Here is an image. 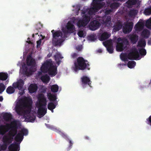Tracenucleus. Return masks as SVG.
Segmentation results:
<instances>
[{
  "label": "nucleus",
  "instance_id": "f257e3e1",
  "mask_svg": "<svg viewBox=\"0 0 151 151\" xmlns=\"http://www.w3.org/2000/svg\"><path fill=\"white\" fill-rule=\"evenodd\" d=\"M32 101L30 99L26 98L24 103L17 104L15 107V111L19 116H23L24 117L26 114H30L32 108Z\"/></svg>",
  "mask_w": 151,
  "mask_h": 151
},
{
  "label": "nucleus",
  "instance_id": "f03ea898",
  "mask_svg": "<svg viewBox=\"0 0 151 151\" xmlns=\"http://www.w3.org/2000/svg\"><path fill=\"white\" fill-rule=\"evenodd\" d=\"M9 131L8 133L4 135L3 138V141L4 143L9 145L13 141V138L17 134V122L16 121H13L9 126Z\"/></svg>",
  "mask_w": 151,
  "mask_h": 151
},
{
  "label": "nucleus",
  "instance_id": "7ed1b4c3",
  "mask_svg": "<svg viewBox=\"0 0 151 151\" xmlns=\"http://www.w3.org/2000/svg\"><path fill=\"white\" fill-rule=\"evenodd\" d=\"M75 67L74 70L77 71L79 70H84L87 68L88 70L90 68H88L89 65L87 60H85L82 57H79L77 60V61L74 63Z\"/></svg>",
  "mask_w": 151,
  "mask_h": 151
},
{
  "label": "nucleus",
  "instance_id": "20e7f679",
  "mask_svg": "<svg viewBox=\"0 0 151 151\" xmlns=\"http://www.w3.org/2000/svg\"><path fill=\"white\" fill-rule=\"evenodd\" d=\"M139 55L137 48H134L131 50L128 54H123L121 55V60L124 61H127L128 59L129 60H137L139 57Z\"/></svg>",
  "mask_w": 151,
  "mask_h": 151
},
{
  "label": "nucleus",
  "instance_id": "39448f33",
  "mask_svg": "<svg viewBox=\"0 0 151 151\" xmlns=\"http://www.w3.org/2000/svg\"><path fill=\"white\" fill-rule=\"evenodd\" d=\"M86 12L85 10L82 11V13L84 15L83 16V18L80 19L77 22V25L80 27L86 26L90 20V17L85 14Z\"/></svg>",
  "mask_w": 151,
  "mask_h": 151
},
{
  "label": "nucleus",
  "instance_id": "423d86ee",
  "mask_svg": "<svg viewBox=\"0 0 151 151\" xmlns=\"http://www.w3.org/2000/svg\"><path fill=\"white\" fill-rule=\"evenodd\" d=\"M121 42L117 43L116 48V50L119 52H121L127 47L129 45V42L126 38H124L122 41Z\"/></svg>",
  "mask_w": 151,
  "mask_h": 151
},
{
  "label": "nucleus",
  "instance_id": "0eeeda50",
  "mask_svg": "<svg viewBox=\"0 0 151 151\" xmlns=\"http://www.w3.org/2000/svg\"><path fill=\"white\" fill-rule=\"evenodd\" d=\"M101 25L99 22L96 20H94L91 22L89 25V29L94 31L99 28Z\"/></svg>",
  "mask_w": 151,
  "mask_h": 151
},
{
  "label": "nucleus",
  "instance_id": "6e6552de",
  "mask_svg": "<svg viewBox=\"0 0 151 151\" xmlns=\"http://www.w3.org/2000/svg\"><path fill=\"white\" fill-rule=\"evenodd\" d=\"M52 63L49 60H46L43 64L41 68V71L44 73H47Z\"/></svg>",
  "mask_w": 151,
  "mask_h": 151
},
{
  "label": "nucleus",
  "instance_id": "1a4fd4ad",
  "mask_svg": "<svg viewBox=\"0 0 151 151\" xmlns=\"http://www.w3.org/2000/svg\"><path fill=\"white\" fill-rule=\"evenodd\" d=\"M81 85L83 88L86 87V85H88L90 87H91L92 82L91 81L89 78L86 76H83L81 78Z\"/></svg>",
  "mask_w": 151,
  "mask_h": 151
},
{
  "label": "nucleus",
  "instance_id": "9d476101",
  "mask_svg": "<svg viewBox=\"0 0 151 151\" xmlns=\"http://www.w3.org/2000/svg\"><path fill=\"white\" fill-rule=\"evenodd\" d=\"M38 99L39 101L38 106H44L46 107L47 105L46 99L43 94H39L38 97Z\"/></svg>",
  "mask_w": 151,
  "mask_h": 151
},
{
  "label": "nucleus",
  "instance_id": "9b49d317",
  "mask_svg": "<svg viewBox=\"0 0 151 151\" xmlns=\"http://www.w3.org/2000/svg\"><path fill=\"white\" fill-rule=\"evenodd\" d=\"M133 23L131 22L127 23L123 29V32L125 34L129 33L130 32L133 28Z\"/></svg>",
  "mask_w": 151,
  "mask_h": 151
},
{
  "label": "nucleus",
  "instance_id": "f8f14e48",
  "mask_svg": "<svg viewBox=\"0 0 151 151\" xmlns=\"http://www.w3.org/2000/svg\"><path fill=\"white\" fill-rule=\"evenodd\" d=\"M9 124L0 125V135H4L9 131Z\"/></svg>",
  "mask_w": 151,
  "mask_h": 151
},
{
  "label": "nucleus",
  "instance_id": "ddd939ff",
  "mask_svg": "<svg viewBox=\"0 0 151 151\" xmlns=\"http://www.w3.org/2000/svg\"><path fill=\"white\" fill-rule=\"evenodd\" d=\"M10 151H19L20 150V143L15 142L11 144L9 147Z\"/></svg>",
  "mask_w": 151,
  "mask_h": 151
},
{
  "label": "nucleus",
  "instance_id": "4468645a",
  "mask_svg": "<svg viewBox=\"0 0 151 151\" xmlns=\"http://www.w3.org/2000/svg\"><path fill=\"white\" fill-rule=\"evenodd\" d=\"M50 66L47 72L51 76H54L57 73V67L56 66L54 65L53 64Z\"/></svg>",
  "mask_w": 151,
  "mask_h": 151
},
{
  "label": "nucleus",
  "instance_id": "2eb2a0df",
  "mask_svg": "<svg viewBox=\"0 0 151 151\" xmlns=\"http://www.w3.org/2000/svg\"><path fill=\"white\" fill-rule=\"evenodd\" d=\"M26 61L28 66H35L36 64L35 61V59L33 58L31 55H27Z\"/></svg>",
  "mask_w": 151,
  "mask_h": 151
},
{
  "label": "nucleus",
  "instance_id": "dca6fc26",
  "mask_svg": "<svg viewBox=\"0 0 151 151\" xmlns=\"http://www.w3.org/2000/svg\"><path fill=\"white\" fill-rule=\"evenodd\" d=\"M105 4L104 2L96 3H94L93 7L91 8V11H94L97 12L99 9L102 8L104 6Z\"/></svg>",
  "mask_w": 151,
  "mask_h": 151
},
{
  "label": "nucleus",
  "instance_id": "f3484780",
  "mask_svg": "<svg viewBox=\"0 0 151 151\" xmlns=\"http://www.w3.org/2000/svg\"><path fill=\"white\" fill-rule=\"evenodd\" d=\"M47 109L44 106H38V115L43 116L47 113Z\"/></svg>",
  "mask_w": 151,
  "mask_h": 151
},
{
  "label": "nucleus",
  "instance_id": "a211bd4d",
  "mask_svg": "<svg viewBox=\"0 0 151 151\" xmlns=\"http://www.w3.org/2000/svg\"><path fill=\"white\" fill-rule=\"evenodd\" d=\"M24 83L22 79H20L17 82L14 83L13 86L15 88L20 90L22 88Z\"/></svg>",
  "mask_w": 151,
  "mask_h": 151
},
{
  "label": "nucleus",
  "instance_id": "6ab92c4d",
  "mask_svg": "<svg viewBox=\"0 0 151 151\" xmlns=\"http://www.w3.org/2000/svg\"><path fill=\"white\" fill-rule=\"evenodd\" d=\"M37 89V86L36 84H31L28 88L29 92L31 93H33L35 92Z\"/></svg>",
  "mask_w": 151,
  "mask_h": 151
},
{
  "label": "nucleus",
  "instance_id": "aec40b11",
  "mask_svg": "<svg viewBox=\"0 0 151 151\" xmlns=\"http://www.w3.org/2000/svg\"><path fill=\"white\" fill-rule=\"evenodd\" d=\"M63 42L61 38L58 39H52V42L55 46H60Z\"/></svg>",
  "mask_w": 151,
  "mask_h": 151
},
{
  "label": "nucleus",
  "instance_id": "412c9836",
  "mask_svg": "<svg viewBox=\"0 0 151 151\" xmlns=\"http://www.w3.org/2000/svg\"><path fill=\"white\" fill-rule=\"evenodd\" d=\"M66 27L68 32L72 33L73 32L75 29V27L74 25L70 22H68L67 23Z\"/></svg>",
  "mask_w": 151,
  "mask_h": 151
},
{
  "label": "nucleus",
  "instance_id": "4be33fe9",
  "mask_svg": "<svg viewBox=\"0 0 151 151\" xmlns=\"http://www.w3.org/2000/svg\"><path fill=\"white\" fill-rule=\"evenodd\" d=\"M144 26V24L143 22H139L135 25L134 28L136 31H140L143 29Z\"/></svg>",
  "mask_w": 151,
  "mask_h": 151
},
{
  "label": "nucleus",
  "instance_id": "5701e85b",
  "mask_svg": "<svg viewBox=\"0 0 151 151\" xmlns=\"http://www.w3.org/2000/svg\"><path fill=\"white\" fill-rule=\"evenodd\" d=\"M24 117L27 121L31 122H33L36 118L34 115L30 114L27 115L26 116H24Z\"/></svg>",
  "mask_w": 151,
  "mask_h": 151
},
{
  "label": "nucleus",
  "instance_id": "b1692460",
  "mask_svg": "<svg viewBox=\"0 0 151 151\" xmlns=\"http://www.w3.org/2000/svg\"><path fill=\"white\" fill-rule=\"evenodd\" d=\"M14 138V139L15 141L18 143L21 142L23 139V135H22L21 133H18Z\"/></svg>",
  "mask_w": 151,
  "mask_h": 151
},
{
  "label": "nucleus",
  "instance_id": "393cba45",
  "mask_svg": "<svg viewBox=\"0 0 151 151\" xmlns=\"http://www.w3.org/2000/svg\"><path fill=\"white\" fill-rule=\"evenodd\" d=\"M111 36L110 34H109L107 32H103L101 35L100 37V40L102 41H104L108 39Z\"/></svg>",
  "mask_w": 151,
  "mask_h": 151
},
{
  "label": "nucleus",
  "instance_id": "a878e982",
  "mask_svg": "<svg viewBox=\"0 0 151 151\" xmlns=\"http://www.w3.org/2000/svg\"><path fill=\"white\" fill-rule=\"evenodd\" d=\"M54 57L58 65H59L61 62L60 59L63 58V57L61 55L60 53H58L55 55Z\"/></svg>",
  "mask_w": 151,
  "mask_h": 151
},
{
  "label": "nucleus",
  "instance_id": "bb28decb",
  "mask_svg": "<svg viewBox=\"0 0 151 151\" xmlns=\"http://www.w3.org/2000/svg\"><path fill=\"white\" fill-rule=\"evenodd\" d=\"M129 39L132 43L135 44L138 39V36L137 35H132L130 36Z\"/></svg>",
  "mask_w": 151,
  "mask_h": 151
},
{
  "label": "nucleus",
  "instance_id": "cd10ccee",
  "mask_svg": "<svg viewBox=\"0 0 151 151\" xmlns=\"http://www.w3.org/2000/svg\"><path fill=\"white\" fill-rule=\"evenodd\" d=\"M41 79L43 83H47L49 81L50 78L46 74L42 76L41 77Z\"/></svg>",
  "mask_w": 151,
  "mask_h": 151
},
{
  "label": "nucleus",
  "instance_id": "c85d7f7f",
  "mask_svg": "<svg viewBox=\"0 0 151 151\" xmlns=\"http://www.w3.org/2000/svg\"><path fill=\"white\" fill-rule=\"evenodd\" d=\"M150 32L149 30L145 29H144L141 33V35L142 36L145 38L148 37L150 35Z\"/></svg>",
  "mask_w": 151,
  "mask_h": 151
},
{
  "label": "nucleus",
  "instance_id": "c756f323",
  "mask_svg": "<svg viewBox=\"0 0 151 151\" xmlns=\"http://www.w3.org/2000/svg\"><path fill=\"white\" fill-rule=\"evenodd\" d=\"M62 35V32L60 31H57L55 32V33L52 35V39H57L60 36Z\"/></svg>",
  "mask_w": 151,
  "mask_h": 151
},
{
  "label": "nucleus",
  "instance_id": "7c9ffc66",
  "mask_svg": "<svg viewBox=\"0 0 151 151\" xmlns=\"http://www.w3.org/2000/svg\"><path fill=\"white\" fill-rule=\"evenodd\" d=\"M146 45V43L145 40L142 39L140 40L138 42L137 46L141 47H145Z\"/></svg>",
  "mask_w": 151,
  "mask_h": 151
},
{
  "label": "nucleus",
  "instance_id": "2f4dec72",
  "mask_svg": "<svg viewBox=\"0 0 151 151\" xmlns=\"http://www.w3.org/2000/svg\"><path fill=\"white\" fill-rule=\"evenodd\" d=\"M8 77V74L6 73H0V80L5 81L6 80Z\"/></svg>",
  "mask_w": 151,
  "mask_h": 151
},
{
  "label": "nucleus",
  "instance_id": "473e14b6",
  "mask_svg": "<svg viewBox=\"0 0 151 151\" xmlns=\"http://www.w3.org/2000/svg\"><path fill=\"white\" fill-rule=\"evenodd\" d=\"M122 25L121 23L118 22L117 24L114 26L113 30L114 32H116L119 31L122 28Z\"/></svg>",
  "mask_w": 151,
  "mask_h": 151
},
{
  "label": "nucleus",
  "instance_id": "72a5a7b5",
  "mask_svg": "<svg viewBox=\"0 0 151 151\" xmlns=\"http://www.w3.org/2000/svg\"><path fill=\"white\" fill-rule=\"evenodd\" d=\"M12 115L8 113H5L3 115V119L6 121H8L12 118Z\"/></svg>",
  "mask_w": 151,
  "mask_h": 151
},
{
  "label": "nucleus",
  "instance_id": "f704fd0d",
  "mask_svg": "<svg viewBox=\"0 0 151 151\" xmlns=\"http://www.w3.org/2000/svg\"><path fill=\"white\" fill-rule=\"evenodd\" d=\"M56 105L53 102H50L48 105V109L51 110L52 112H53V109H55Z\"/></svg>",
  "mask_w": 151,
  "mask_h": 151
},
{
  "label": "nucleus",
  "instance_id": "c9c22d12",
  "mask_svg": "<svg viewBox=\"0 0 151 151\" xmlns=\"http://www.w3.org/2000/svg\"><path fill=\"white\" fill-rule=\"evenodd\" d=\"M137 2V0H128L126 2V3L128 5V7H130L132 6L135 5Z\"/></svg>",
  "mask_w": 151,
  "mask_h": 151
},
{
  "label": "nucleus",
  "instance_id": "e433bc0d",
  "mask_svg": "<svg viewBox=\"0 0 151 151\" xmlns=\"http://www.w3.org/2000/svg\"><path fill=\"white\" fill-rule=\"evenodd\" d=\"M87 39L89 41H94L96 39V37L95 34H91L88 37Z\"/></svg>",
  "mask_w": 151,
  "mask_h": 151
},
{
  "label": "nucleus",
  "instance_id": "4c0bfd02",
  "mask_svg": "<svg viewBox=\"0 0 151 151\" xmlns=\"http://www.w3.org/2000/svg\"><path fill=\"white\" fill-rule=\"evenodd\" d=\"M59 89L58 86L56 84L52 86L51 88V90L53 92H57L58 91Z\"/></svg>",
  "mask_w": 151,
  "mask_h": 151
},
{
  "label": "nucleus",
  "instance_id": "58836bf2",
  "mask_svg": "<svg viewBox=\"0 0 151 151\" xmlns=\"http://www.w3.org/2000/svg\"><path fill=\"white\" fill-rule=\"evenodd\" d=\"M136 64V63L134 61H129L127 63V66L129 68H132L134 67Z\"/></svg>",
  "mask_w": 151,
  "mask_h": 151
},
{
  "label": "nucleus",
  "instance_id": "ea45409f",
  "mask_svg": "<svg viewBox=\"0 0 151 151\" xmlns=\"http://www.w3.org/2000/svg\"><path fill=\"white\" fill-rule=\"evenodd\" d=\"M137 11L136 9L131 10L129 12V15L131 17L135 16L137 15Z\"/></svg>",
  "mask_w": 151,
  "mask_h": 151
},
{
  "label": "nucleus",
  "instance_id": "a19ab883",
  "mask_svg": "<svg viewBox=\"0 0 151 151\" xmlns=\"http://www.w3.org/2000/svg\"><path fill=\"white\" fill-rule=\"evenodd\" d=\"M15 90L14 88L11 86L8 87L6 90V92L8 94H12L14 93V92Z\"/></svg>",
  "mask_w": 151,
  "mask_h": 151
},
{
  "label": "nucleus",
  "instance_id": "79ce46f5",
  "mask_svg": "<svg viewBox=\"0 0 151 151\" xmlns=\"http://www.w3.org/2000/svg\"><path fill=\"white\" fill-rule=\"evenodd\" d=\"M144 13L146 15H149L151 14V6L148 8L145 9L144 11Z\"/></svg>",
  "mask_w": 151,
  "mask_h": 151
},
{
  "label": "nucleus",
  "instance_id": "37998d69",
  "mask_svg": "<svg viewBox=\"0 0 151 151\" xmlns=\"http://www.w3.org/2000/svg\"><path fill=\"white\" fill-rule=\"evenodd\" d=\"M104 44L106 47L113 46L112 41L111 40H109L105 42Z\"/></svg>",
  "mask_w": 151,
  "mask_h": 151
},
{
  "label": "nucleus",
  "instance_id": "c03bdc74",
  "mask_svg": "<svg viewBox=\"0 0 151 151\" xmlns=\"http://www.w3.org/2000/svg\"><path fill=\"white\" fill-rule=\"evenodd\" d=\"M120 6V4L117 2H114L112 3L110 5L111 8L112 9H114Z\"/></svg>",
  "mask_w": 151,
  "mask_h": 151
},
{
  "label": "nucleus",
  "instance_id": "a18cd8bd",
  "mask_svg": "<svg viewBox=\"0 0 151 151\" xmlns=\"http://www.w3.org/2000/svg\"><path fill=\"white\" fill-rule=\"evenodd\" d=\"M145 26L148 29H151V17L146 21Z\"/></svg>",
  "mask_w": 151,
  "mask_h": 151
},
{
  "label": "nucleus",
  "instance_id": "49530a36",
  "mask_svg": "<svg viewBox=\"0 0 151 151\" xmlns=\"http://www.w3.org/2000/svg\"><path fill=\"white\" fill-rule=\"evenodd\" d=\"M48 99L50 101H54L57 99L56 95L50 94L49 96Z\"/></svg>",
  "mask_w": 151,
  "mask_h": 151
},
{
  "label": "nucleus",
  "instance_id": "de8ad7c7",
  "mask_svg": "<svg viewBox=\"0 0 151 151\" xmlns=\"http://www.w3.org/2000/svg\"><path fill=\"white\" fill-rule=\"evenodd\" d=\"M139 54L141 55H145L146 54V51L145 49L144 48H140L139 50Z\"/></svg>",
  "mask_w": 151,
  "mask_h": 151
},
{
  "label": "nucleus",
  "instance_id": "09e8293b",
  "mask_svg": "<svg viewBox=\"0 0 151 151\" xmlns=\"http://www.w3.org/2000/svg\"><path fill=\"white\" fill-rule=\"evenodd\" d=\"M28 131L27 129H22L19 133H21L22 135H23V136H26L28 134Z\"/></svg>",
  "mask_w": 151,
  "mask_h": 151
},
{
  "label": "nucleus",
  "instance_id": "8fccbe9b",
  "mask_svg": "<svg viewBox=\"0 0 151 151\" xmlns=\"http://www.w3.org/2000/svg\"><path fill=\"white\" fill-rule=\"evenodd\" d=\"M6 87L2 83L0 84V93H1L5 89Z\"/></svg>",
  "mask_w": 151,
  "mask_h": 151
},
{
  "label": "nucleus",
  "instance_id": "3c124183",
  "mask_svg": "<svg viewBox=\"0 0 151 151\" xmlns=\"http://www.w3.org/2000/svg\"><path fill=\"white\" fill-rule=\"evenodd\" d=\"M108 51L110 53H112L113 52V46L107 47H106Z\"/></svg>",
  "mask_w": 151,
  "mask_h": 151
},
{
  "label": "nucleus",
  "instance_id": "603ef678",
  "mask_svg": "<svg viewBox=\"0 0 151 151\" xmlns=\"http://www.w3.org/2000/svg\"><path fill=\"white\" fill-rule=\"evenodd\" d=\"M60 134L64 139H65L67 140H68V138L67 136V135L64 133L60 132Z\"/></svg>",
  "mask_w": 151,
  "mask_h": 151
},
{
  "label": "nucleus",
  "instance_id": "864d4df0",
  "mask_svg": "<svg viewBox=\"0 0 151 151\" xmlns=\"http://www.w3.org/2000/svg\"><path fill=\"white\" fill-rule=\"evenodd\" d=\"M43 25L40 23H39L36 24V29L37 30H38L40 29L42 27Z\"/></svg>",
  "mask_w": 151,
  "mask_h": 151
},
{
  "label": "nucleus",
  "instance_id": "5fc2aeb1",
  "mask_svg": "<svg viewBox=\"0 0 151 151\" xmlns=\"http://www.w3.org/2000/svg\"><path fill=\"white\" fill-rule=\"evenodd\" d=\"M78 35L80 37H84L83 32L82 30L79 31L78 32Z\"/></svg>",
  "mask_w": 151,
  "mask_h": 151
},
{
  "label": "nucleus",
  "instance_id": "6e6d98bb",
  "mask_svg": "<svg viewBox=\"0 0 151 151\" xmlns=\"http://www.w3.org/2000/svg\"><path fill=\"white\" fill-rule=\"evenodd\" d=\"M8 145L4 143V145H1L0 147L1 149L3 150H6L7 148Z\"/></svg>",
  "mask_w": 151,
  "mask_h": 151
},
{
  "label": "nucleus",
  "instance_id": "4d7b16f0",
  "mask_svg": "<svg viewBox=\"0 0 151 151\" xmlns=\"http://www.w3.org/2000/svg\"><path fill=\"white\" fill-rule=\"evenodd\" d=\"M28 70V69L27 67V66L25 67L24 69V73L26 75H28L29 74Z\"/></svg>",
  "mask_w": 151,
  "mask_h": 151
},
{
  "label": "nucleus",
  "instance_id": "13d9d810",
  "mask_svg": "<svg viewBox=\"0 0 151 151\" xmlns=\"http://www.w3.org/2000/svg\"><path fill=\"white\" fill-rule=\"evenodd\" d=\"M112 12V10L111 9L106 10L105 12V13L106 15H108Z\"/></svg>",
  "mask_w": 151,
  "mask_h": 151
},
{
  "label": "nucleus",
  "instance_id": "bf43d9fd",
  "mask_svg": "<svg viewBox=\"0 0 151 151\" xmlns=\"http://www.w3.org/2000/svg\"><path fill=\"white\" fill-rule=\"evenodd\" d=\"M78 56L77 53H73L71 55V57L73 58H76Z\"/></svg>",
  "mask_w": 151,
  "mask_h": 151
},
{
  "label": "nucleus",
  "instance_id": "052dcab7",
  "mask_svg": "<svg viewBox=\"0 0 151 151\" xmlns=\"http://www.w3.org/2000/svg\"><path fill=\"white\" fill-rule=\"evenodd\" d=\"M41 43V39H40L37 42V46H40Z\"/></svg>",
  "mask_w": 151,
  "mask_h": 151
},
{
  "label": "nucleus",
  "instance_id": "680f3d73",
  "mask_svg": "<svg viewBox=\"0 0 151 151\" xmlns=\"http://www.w3.org/2000/svg\"><path fill=\"white\" fill-rule=\"evenodd\" d=\"M111 20V17L110 16H108L106 19L107 22H109Z\"/></svg>",
  "mask_w": 151,
  "mask_h": 151
},
{
  "label": "nucleus",
  "instance_id": "e2e57ef3",
  "mask_svg": "<svg viewBox=\"0 0 151 151\" xmlns=\"http://www.w3.org/2000/svg\"><path fill=\"white\" fill-rule=\"evenodd\" d=\"M67 141L69 142V143H70L69 146V147L70 148L73 145V143L70 140H69V139Z\"/></svg>",
  "mask_w": 151,
  "mask_h": 151
},
{
  "label": "nucleus",
  "instance_id": "0e129e2a",
  "mask_svg": "<svg viewBox=\"0 0 151 151\" xmlns=\"http://www.w3.org/2000/svg\"><path fill=\"white\" fill-rule=\"evenodd\" d=\"M91 8L90 9V10H89V12H88V13L89 14H91H91H93V13L94 12H95V11H93V10H92H92L91 11H91Z\"/></svg>",
  "mask_w": 151,
  "mask_h": 151
},
{
  "label": "nucleus",
  "instance_id": "69168bd1",
  "mask_svg": "<svg viewBox=\"0 0 151 151\" xmlns=\"http://www.w3.org/2000/svg\"><path fill=\"white\" fill-rule=\"evenodd\" d=\"M148 44L149 45H151V38H150L148 40Z\"/></svg>",
  "mask_w": 151,
  "mask_h": 151
},
{
  "label": "nucleus",
  "instance_id": "338daca9",
  "mask_svg": "<svg viewBox=\"0 0 151 151\" xmlns=\"http://www.w3.org/2000/svg\"><path fill=\"white\" fill-rule=\"evenodd\" d=\"M76 49L78 51H81L82 49V48L81 46L77 47H76Z\"/></svg>",
  "mask_w": 151,
  "mask_h": 151
},
{
  "label": "nucleus",
  "instance_id": "774afa93",
  "mask_svg": "<svg viewBox=\"0 0 151 151\" xmlns=\"http://www.w3.org/2000/svg\"><path fill=\"white\" fill-rule=\"evenodd\" d=\"M149 123L151 124V115L150 116L149 118Z\"/></svg>",
  "mask_w": 151,
  "mask_h": 151
}]
</instances>
